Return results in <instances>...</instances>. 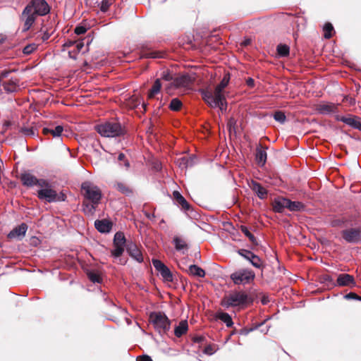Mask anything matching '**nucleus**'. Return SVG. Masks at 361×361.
<instances>
[{"instance_id": "1", "label": "nucleus", "mask_w": 361, "mask_h": 361, "mask_svg": "<svg viewBox=\"0 0 361 361\" xmlns=\"http://www.w3.org/2000/svg\"><path fill=\"white\" fill-rule=\"evenodd\" d=\"M50 12V6L46 0H31L24 8L21 20L23 31H27L35 23L37 16H44Z\"/></svg>"}, {"instance_id": "2", "label": "nucleus", "mask_w": 361, "mask_h": 361, "mask_svg": "<svg viewBox=\"0 0 361 361\" xmlns=\"http://www.w3.org/2000/svg\"><path fill=\"white\" fill-rule=\"evenodd\" d=\"M37 195L39 200H44L49 203L65 202L66 200V195L63 192L58 193L47 179H44L43 181H41Z\"/></svg>"}, {"instance_id": "3", "label": "nucleus", "mask_w": 361, "mask_h": 361, "mask_svg": "<svg viewBox=\"0 0 361 361\" xmlns=\"http://www.w3.org/2000/svg\"><path fill=\"white\" fill-rule=\"evenodd\" d=\"M96 131L102 137H116L126 133L125 126L117 121H106L94 127Z\"/></svg>"}, {"instance_id": "4", "label": "nucleus", "mask_w": 361, "mask_h": 361, "mask_svg": "<svg viewBox=\"0 0 361 361\" xmlns=\"http://www.w3.org/2000/svg\"><path fill=\"white\" fill-rule=\"evenodd\" d=\"M252 302V299L245 291H233L228 295L223 298L221 301V305L228 309L231 307L245 305Z\"/></svg>"}, {"instance_id": "5", "label": "nucleus", "mask_w": 361, "mask_h": 361, "mask_svg": "<svg viewBox=\"0 0 361 361\" xmlns=\"http://www.w3.org/2000/svg\"><path fill=\"white\" fill-rule=\"evenodd\" d=\"M156 330L160 334H166L170 329L171 322L167 316L161 312H152L149 316Z\"/></svg>"}, {"instance_id": "6", "label": "nucleus", "mask_w": 361, "mask_h": 361, "mask_svg": "<svg viewBox=\"0 0 361 361\" xmlns=\"http://www.w3.org/2000/svg\"><path fill=\"white\" fill-rule=\"evenodd\" d=\"M85 198L94 204H98L102 199V192L100 189L90 182H85L81 185Z\"/></svg>"}, {"instance_id": "7", "label": "nucleus", "mask_w": 361, "mask_h": 361, "mask_svg": "<svg viewBox=\"0 0 361 361\" xmlns=\"http://www.w3.org/2000/svg\"><path fill=\"white\" fill-rule=\"evenodd\" d=\"M255 277L254 271L247 269L238 270L231 275V279L237 285L250 283Z\"/></svg>"}, {"instance_id": "8", "label": "nucleus", "mask_w": 361, "mask_h": 361, "mask_svg": "<svg viewBox=\"0 0 361 361\" xmlns=\"http://www.w3.org/2000/svg\"><path fill=\"white\" fill-rule=\"evenodd\" d=\"M200 93L204 101L211 107H218L221 111L226 109V105H225L224 102L222 100H217L215 92L213 93L212 92L207 90H201Z\"/></svg>"}, {"instance_id": "9", "label": "nucleus", "mask_w": 361, "mask_h": 361, "mask_svg": "<svg viewBox=\"0 0 361 361\" xmlns=\"http://www.w3.org/2000/svg\"><path fill=\"white\" fill-rule=\"evenodd\" d=\"M238 254L248 261L254 267L263 269L264 266L262 259L254 254L252 252L245 249H240L237 251Z\"/></svg>"}, {"instance_id": "10", "label": "nucleus", "mask_w": 361, "mask_h": 361, "mask_svg": "<svg viewBox=\"0 0 361 361\" xmlns=\"http://www.w3.org/2000/svg\"><path fill=\"white\" fill-rule=\"evenodd\" d=\"M152 264L164 281H173V278L171 271L161 260L153 259Z\"/></svg>"}, {"instance_id": "11", "label": "nucleus", "mask_w": 361, "mask_h": 361, "mask_svg": "<svg viewBox=\"0 0 361 361\" xmlns=\"http://www.w3.org/2000/svg\"><path fill=\"white\" fill-rule=\"evenodd\" d=\"M342 238L348 243H357L361 240V229L351 228L341 231Z\"/></svg>"}, {"instance_id": "12", "label": "nucleus", "mask_w": 361, "mask_h": 361, "mask_svg": "<svg viewBox=\"0 0 361 361\" xmlns=\"http://www.w3.org/2000/svg\"><path fill=\"white\" fill-rule=\"evenodd\" d=\"M193 80L194 78H192L188 74L180 75L174 78L170 85L166 87V90L169 91L171 86H173L175 88L189 87L192 83Z\"/></svg>"}, {"instance_id": "13", "label": "nucleus", "mask_w": 361, "mask_h": 361, "mask_svg": "<svg viewBox=\"0 0 361 361\" xmlns=\"http://www.w3.org/2000/svg\"><path fill=\"white\" fill-rule=\"evenodd\" d=\"M28 226L25 223H22L18 226L13 228L8 234L10 239L23 240L27 231Z\"/></svg>"}, {"instance_id": "14", "label": "nucleus", "mask_w": 361, "mask_h": 361, "mask_svg": "<svg viewBox=\"0 0 361 361\" xmlns=\"http://www.w3.org/2000/svg\"><path fill=\"white\" fill-rule=\"evenodd\" d=\"M230 80V74L228 73H226L220 83L216 85L215 87L214 92L215 94H216L217 100H222L225 105H226V98L223 94L224 89L228 85Z\"/></svg>"}, {"instance_id": "15", "label": "nucleus", "mask_w": 361, "mask_h": 361, "mask_svg": "<svg viewBox=\"0 0 361 361\" xmlns=\"http://www.w3.org/2000/svg\"><path fill=\"white\" fill-rule=\"evenodd\" d=\"M44 178H37L30 173H23L21 174L20 180L23 185L27 187H33L37 185L39 187L41 181H43Z\"/></svg>"}, {"instance_id": "16", "label": "nucleus", "mask_w": 361, "mask_h": 361, "mask_svg": "<svg viewBox=\"0 0 361 361\" xmlns=\"http://www.w3.org/2000/svg\"><path fill=\"white\" fill-rule=\"evenodd\" d=\"M336 286H356V282L353 276L348 274H341L338 276Z\"/></svg>"}, {"instance_id": "17", "label": "nucleus", "mask_w": 361, "mask_h": 361, "mask_svg": "<svg viewBox=\"0 0 361 361\" xmlns=\"http://www.w3.org/2000/svg\"><path fill=\"white\" fill-rule=\"evenodd\" d=\"M336 120L344 123L354 129L361 130L360 118L357 116H336Z\"/></svg>"}, {"instance_id": "18", "label": "nucleus", "mask_w": 361, "mask_h": 361, "mask_svg": "<svg viewBox=\"0 0 361 361\" xmlns=\"http://www.w3.org/2000/svg\"><path fill=\"white\" fill-rule=\"evenodd\" d=\"M126 251L128 255L138 262L143 261L142 255L136 244L129 242L126 244Z\"/></svg>"}, {"instance_id": "19", "label": "nucleus", "mask_w": 361, "mask_h": 361, "mask_svg": "<svg viewBox=\"0 0 361 361\" xmlns=\"http://www.w3.org/2000/svg\"><path fill=\"white\" fill-rule=\"evenodd\" d=\"M173 196L174 198L175 204L180 207L181 209L184 212L188 213L192 210L190 204L178 191H173Z\"/></svg>"}, {"instance_id": "20", "label": "nucleus", "mask_w": 361, "mask_h": 361, "mask_svg": "<svg viewBox=\"0 0 361 361\" xmlns=\"http://www.w3.org/2000/svg\"><path fill=\"white\" fill-rule=\"evenodd\" d=\"M272 207L275 212L282 213L285 209H288V199L281 197L275 198Z\"/></svg>"}, {"instance_id": "21", "label": "nucleus", "mask_w": 361, "mask_h": 361, "mask_svg": "<svg viewBox=\"0 0 361 361\" xmlns=\"http://www.w3.org/2000/svg\"><path fill=\"white\" fill-rule=\"evenodd\" d=\"M250 188L259 199L264 200L267 197V190L258 182L252 180Z\"/></svg>"}, {"instance_id": "22", "label": "nucleus", "mask_w": 361, "mask_h": 361, "mask_svg": "<svg viewBox=\"0 0 361 361\" xmlns=\"http://www.w3.org/2000/svg\"><path fill=\"white\" fill-rule=\"evenodd\" d=\"M94 226L99 232L102 233H106L111 231L112 224L111 222L106 219L96 220L94 221Z\"/></svg>"}, {"instance_id": "23", "label": "nucleus", "mask_w": 361, "mask_h": 361, "mask_svg": "<svg viewBox=\"0 0 361 361\" xmlns=\"http://www.w3.org/2000/svg\"><path fill=\"white\" fill-rule=\"evenodd\" d=\"M317 111L323 115H328L334 113L336 110V106L332 103H323L317 105Z\"/></svg>"}, {"instance_id": "24", "label": "nucleus", "mask_w": 361, "mask_h": 361, "mask_svg": "<svg viewBox=\"0 0 361 361\" xmlns=\"http://www.w3.org/2000/svg\"><path fill=\"white\" fill-rule=\"evenodd\" d=\"M173 244L177 251H182L184 254L188 249V245L185 240L178 236H175L173 239Z\"/></svg>"}, {"instance_id": "25", "label": "nucleus", "mask_w": 361, "mask_h": 361, "mask_svg": "<svg viewBox=\"0 0 361 361\" xmlns=\"http://www.w3.org/2000/svg\"><path fill=\"white\" fill-rule=\"evenodd\" d=\"M18 78H12L9 81L4 82L3 87L4 90L8 93L16 92L18 86Z\"/></svg>"}, {"instance_id": "26", "label": "nucleus", "mask_w": 361, "mask_h": 361, "mask_svg": "<svg viewBox=\"0 0 361 361\" xmlns=\"http://www.w3.org/2000/svg\"><path fill=\"white\" fill-rule=\"evenodd\" d=\"M255 159L259 166H264L267 161L266 150L262 147H257L255 153Z\"/></svg>"}, {"instance_id": "27", "label": "nucleus", "mask_w": 361, "mask_h": 361, "mask_svg": "<svg viewBox=\"0 0 361 361\" xmlns=\"http://www.w3.org/2000/svg\"><path fill=\"white\" fill-rule=\"evenodd\" d=\"M188 329L187 320H182L174 329V334L176 337L180 338L186 334Z\"/></svg>"}, {"instance_id": "28", "label": "nucleus", "mask_w": 361, "mask_h": 361, "mask_svg": "<svg viewBox=\"0 0 361 361\" xmlns=\"http://www.w3.org/2000/svg\"><path fill=\"white\" fill-rule=\"evenodd\" d=\"M187 271L193 276L202 278L205 276V271L195 264L190 265Z\"/></svg>"}, {"instance_id": "29", "label": "nucleus", "mask_w": 361, "mask_h": 361, "mask_svg": "<svg viewBox=\"0 0 361 361\" xmlns=\"http://www.w3.org/2000/svg\"><path fill=\"white\" fill-rule=\"evenodd\" d=\"M216 318L223 322L227 327H231L233 324L232 318L228 313L218 312L216 314Z\"/></svg>"}, {"instance_id": "30", "label": "nucleus", "mask_w": 361, "mask_h": 361, "mask_svg": "<svg viewBox=\"0 0 361 361\" xmlns=\"http://www.w3.org/2000/svg\"><path fill=\"white\" fill-rule=\"evenodd\" d=\"M114 188L126 196H130L133 194V190L123 183L116 182L114 183Z\"/></svg>"}, {"instance_id": "31", "label": "nucleus", "mask_w": 361, "mask_h": 361, "mask_svg": "<svg viewBox=\"0 0 361 361\" xmlns=\"http://www.w3.org/2000/svg\"><path fill=\"white\" fill-rule=\"evenodd\" d=\"M305 208V204L299 201H291L288 199V209L290 212H300L304 210Z\"/></svg>"}, {"instance_id": "32", "label": "nucleus", "mask_w": 361, "mask_h": 361, "mask_svg": "<svg viewBox=\"0 0 361 361\" xmlns=\"http://www.w3.org/2000/svg\"><path fill=\"white\" fill-rule=\"evenodd\" d=\"M161 88V80L158 78L154 81L152 88L150 89V90L148 93V98L149 99L154 98L155 97V95H157V94H159L160 92Z\"/></svg>"}, {"instance_id": "33", "label": "nucleus", "mask_w": 361, "mask_h": 361, "mask_svg": "<svg viewBox=\"0 0 361 361\" xmlns=\"http://www.w3.org/2000/svg\"><path fill=\"white\" fill-rule=\"evenodd\" d=\"M63 130V128L61 126H57L54 128V129H51L49 128H44L43 133L47 135L50 133L54 137H60Z\"/></svg>"}, {"instance_id": "34", "label": "nucleus", "mask_w": 361, "mask_h": 361, "mask_svg": "<svg viewBox=\"0 0 361 361\" xmlns=\"http://www.w3.org/2000/svg\"><path fill=\"white\" fill-rule=\"evenodd\" d=\"M97 205L98 204H94L91 202H87L86 201H83L82 204V210L85 214H92L95 212Z\"/></svg>"}, {"instance_id": "35", "label": "nucleus", "mask_w": 361, "mask_h": 361, "mask_svg": "<svg viewBox=\"0 0 361 361\" xmlns=\"http://www.w3.org/2000/svg\"><path fill=\"white\" fill-rule=\"evenodd\" d=\"M277 54L280 57H286L289 55L290 47L287 44H279L276 47Z\"/></svg>"}, {"instance_id": "36", "label": "nucleus", "mask_w": 361, "mask_h": 361, "mask_svg": "<svg viewBox=\"0 0 361 361\" xmlns=\"http://www.w3.org/2000/svg\"><path fill=\"white\" fill-rule=\"evenodd\" d=\"M19 132L25 136L35 137L37 135V128L35 127H21Z\"/></svg>"}, {"instance_id": "37", "label": "nucleus", "mask_w": 361, "mask_h": 361, "mask_svg": "<svg viewBox=\"0 0 361 361\" xmlns=\"http://www.w3.org/2000/svg\"><path fill=\"white\" fill-rule=\"evenodd\" d=\"M240 230L241 231L244 233V235L247 237L250 240V241L254 244V245H258V243H257V240L256 239V238L255 237V235L249 231V229L245 226H241L240 227Z\"/></svg>"}, {"instance_id": "38", "label": "nucleus", "mask_w": 361, "mask_h": 361, "mask_svg": "<svg viewBox=\"0 0 361 361\" xmlns=\"http://www.w3.org/2000/svg\"><path fill=\"white\" fill-rule=\"evenodd\" d=\"M126 238L122 232H117L114 235V245H125Z\"/></svg>"}, {"instance_id": "39", "label": "nucleus", "mask_w": 361, "mask_h": 361, "mask_svg": "<svg viewBox=\"0 0 361 361\" xmlns=\"http://www.w3.org/2000/svg\"><path fill=\"white\" fill-rule=\"evenodd\" d=\"M124 252V245H114V249L111 250V255L115 257H119Z\"/></svg>"}, {"instance_id": "40", "label": "nucleus", "mask_w": 361, "mask_h": 361, "mask_svg": "<svg viewBox=\"0 0 361 361\" xmlns=\"http://www.w3.org/2000/svg\"><path fill=\"white\" fill-rule=\"evenodd\" d=\"M182 106V102L178 98H173L169 104V108L172 111H178Z\"/></svg>"}, {"instance_id": "41", "label": "nucleus", "mask_w": 361, "mask_h": 361, "mask_svg": "<svg viewBox=\"0 0 361 361\" xmlns=\"http://www.w3.org/2000/svg\"><path fill=\"white\" fill-rule=\"evenodd\" d=\"M321 282L324 283L327 286H336V282H334L333 278L328 274H325L322 276Z\"/></svg>"}, {"instance_id": "42", "label": "nucleus", "mask_w": 361, "mask_h": 361, "mask_svg": "<svg viewBox=\"0 0 361 361\" xmlns=\"http://www.w3.org/2000/svg\"><path fill=\"white\" fill-rule=\"evenodd\" d=\"M324 37L329 39L332 37V31L334 30L333 25L330 23H327L324 26Z\"/></svg>"}, {"instance_id": "43", "label": "nucleus", "mask_w": 361, "mask_h": 361, "mask_svg": "<svg viewBox=\"0 0 361 361\" xmlns=\"http://www.w3.org/2000/svg\"><path fill=\"white\" fill-rule=\"evenodd\" d=\"M217 350H218V347L216 345L210 344V345H207L204 348L203 353L207 355H212L213 354H214L216 352Z\"/></svg>"}, {"instance_id": "44", "label": "nucleus", "mask_w": 361, "mask_h": 361, "mask_svg": "<svg viewBox=\"0 0 361 361\" xmlns=\"http://www.w3.org/2000/svg\"><path fill=\"white\" fill-rule=\"evenodd\" d=\"M37 45L35 43L29 44L23 49V53L25 55H29L34 52L37 49Z\"/></svg>"}, {"instance_id": "45", "label": "nucleus", "mask_w": 361, "mask_h": 361, "mask_svg": "<svg viewBox=\"0 0 361 361\" xmlns=\"http://www.w3.org/2000/svg\"><path fill=\"white\" fill-rule=\"evenodd\" d=\"M274 118L280 123H283L286 121V117L283 112L277 111L274 114Z\"/></svg>"}, {"instance_id": "46", "label": "nucleus", "mask_w": 361, "mask_h": 361, "mask_svg": "<svg viewBox=\"0 0 361 361\" xmlns=\"http://www.w3.org/2000/svg\"><path fill=\"white\" fill-rule=\"evenodd\" d=\"M192 159L190 157H183L180 159V165L185 168L191 167L192 166Z\"/></svg>"}, {"instance_id": "47", "label": "nucleus", "mask_w": 361, "mask_h": 361, "mask_svg": "<svg viewBox=\"0 0 361 361\" xmlns=\"http://www.w3.org/2000/svg\"><path fill=\"white\" fill-rule=\"evenodd\" d=\"M88 279L93 283H101L102 279L99 275L95 272L88 273Z\"/></svg>"}, {"instance_id": "48", "label": "nucleus", "mask_w": 361, "mask_h": 361, "mask_svg": "<svg viewBox=\"0 0 361 361\" xmlns=\"http://www.w3.org/2000/svg\"><path fill=\"white\" fill-rule=\"evenodd\" d=\"M147 58H152V59H160L164 56V54L162 52L152 51L145 54Z\"/></svg>"}, {"instance_id": "49", "label": "nucleus", "mask_w": 361, "mask_h": 361, "mask_svg": "<svg viewBox=\"0 0 361 361\" xmlns=\"http://www.w3.org/2000/svg\"><path fill=\"white\" fill-rule=\"evenodd\" d=\"M111 3L109 0H102V1L100 4V11L103 13H106L109 6H111Z\"/></svg>"}, {"instance_id": "50", "label": "nucleus", "mask_w": 361, "mask_h": 361, "mask_svg": "<svg viewBox=\"0 0 361 361\" xmlns=\"http://www.w3.org/2000/svg\"><path fill=\"white\" fill-rule=\"evenodd\" d=\"M118 160L119 161H122L123 163V166L126 169H128L130 167L129 161L126 159V155L123 153H120L118 156Z\"/></svg>"}, {"instance_id": "51", "label": "nucleus", "mask_w": 361, "mask_h": 361, "mask_svg": "<svg viewBox=\"0 0 361 361\" xmlns=\"http://www.w3.org/2000/svg\"><path fill=\"white\" fill-rule=\"evenodd\" d=\"M87 30V28L84 25H78L75 28V33L78 35L85 34Z\"/></svg>"}, {"instance_id": "52", "label": "nucleus", "mask_w": 361, "mask_h": 361, "mask_svg": "<svg viewBox=\"0 0 361 361\" xmlns=\"http://www.w3.org/2000/svg\"><path fill=\"white\" fill-rule=\"evenodd\" d=\"M161 78L166 80V81H173V75L168 71H164L161 74Z\"/></svg>"}, {"instance_id": "53", "label": "nucleus", "mask_w": 361, "mask_h": 361, "mask_svg": "<svg viewBox=\"0 0 361 361\" xmlns=\"http://www.w3.org/2000/svg\"><path fill=\"white\" fill-rule=\"evenodd\" d=\"M344 298L347 299V300H357V299H359L358 295L356 293H353V292H350V293L346 294L345 295H344Z\"/></svg>"}, {"instance_id": "54", "label": "nucleus", "mask_w": 361, "mask_h": 361, "mask_svg": "<svg viewBox=\"0 0 361 361\" xmlns=\"http://www.w3.org/2000/svg\"><path fill=\"white\" fill-rule=\"evenodd\" d=\"M12 72V71H6V70H4V71H2L1 72V74H0V80L4 79V78H6L8 76V75Z\"/></svg>"}, {"instance_id": "55", "label": "nucleus", "mask_w": 361, "mask_h": 361, "mask_svg": "<svg viewBox=\"0 0 361 361\" xmlns=\"http://www.w3.org/2000/svg\"><path fill=\"white\" fill-rule=\"evenodd\" d=\"M145 216L150 221H154L155 219V214L154 213H149L148 212L144 211Z\"/></svg>"}, {"instance_id": "56", "label": "nucleus", "mask_w": 361, "mask_h": 361, "mask_svg": "<svg viewBox=\"0 0 361 361\" xmlns=\"http://www.w3.org/2000/svg\"><path fill=\"white\" fill-rule=\"evenodd\" d=\"M137 361H152L151 357L148 355H142L137 358Z\"/></svg>"}, {"instance_id": "57", "label": "nucleus", "mask_w": 361, "mask_h": 361, "mask_svg": "<svg viewBox=\"0 0 361 361\" xmlns=\"http://www.w3.org/2000/svg\"><path fill=\"white\" fill-rule=\"evenodd\" d=\"M269 298L268 295H264L261 298V302L262 305H265L269 302Z\"/></svg>"}, {"instance_id": "58", "label": "nucleus", "mask_w": 361, "mask_h": 361, "mask_svg": "<svg viewBox=\"0 0 361 361\" xmlns=\"http://www.w3.org/2000/svg\"><path fill=\"white\" fill-rule=\"evenodd\" d=\"M248 87H253L255 86V80L252 78H248L246 80Z\"/></svg>"}, {"instance_id": "59", "label": "nucleus", "mask_w": 361, "mask_h": 361, "mask_svg": "<svg viewBox=\"0 0 361 361\" xmlns=\"http://www.w3.org/2000/svg\"><path fill=\"white\" fill-rule=\"evenodd\" d=\"M235 124V121L233 118H231L228 122V126L230 128V129L231 128L232 126H234Z\"/></svg>"}, {"instance_id": "60", "label": "nucleus", "mask_w": 361, "mask_h": 361, "mask_svg": "<svg viewBox=\"0 0 361 361\" xmlns=\"http://www.w3.org/2000/svg\"><path fill=\"white\" fill-rule=\"evenodd\" d=\"M341 224V221L340 220H336L332 222L333 226H340Z\"/></svg>"}, {"instance_id": "61", "label": "nucleus", "mask_w": 361, "mask_h": 361, "mask_svg": "<svg viewBox=\"0 0 361 361\" xmlns=\"http://www.w3.org/2000/svg\"><path fill=\"white\" fill-rule=\"evenodd\" d=\"M49 34H45V35H44V37H43V40H44H44H47V39H49Z\"/></svg>"}, {"instance_id": "62", "label": "nucleus", "mask_w": 361, "mask_h": 361, "mask_svg": "<svg viewBox=\"0 0 361 361\" xmlns=\"http://www.w3.org/2000/svg\"><path fill=\"white\" fill-rule=\"evenodd\" d=\"M72 44H73V42H68L66 43L64 45H65V46H67V47H70V46H71V45H72Z\"/></svg>"}, {"instance_id": "63", "label": "nucleus", "mask_w": 361, "mask_h": 361, "mask_svg": "<svg viewBox=\"0 0 361 361\" xmlns=\"http://www.w3.org/2000/svg\"><path fill=\"white\" fill-rule=\"evenodd\" d=\"M155 168H156L157 170H160L161 169V167L159 166H156Z\"/></svg>"}, {"instance_id": "64", "label": "nucleus", "mask_w": 361, "mask_h": 361, "mask_svg": "<svg viewBox=\"0 0 361 361\" xmlns=\"http://www.w3.org/2000/svg\"><path fill=\"white\" fill-rule=\"evenodd\" d=\"M77 47L78 49H80V47H82V44H77Z\"/></svg>"}]
</instances>
